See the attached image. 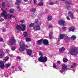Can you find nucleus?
<instances>
[{
    "instance_id": "30",
    "label": "nucleus",
    "mask_w": 78,
    "mask_h": 78,
    "mask_svg": "<svg viewBox=\"0 0 78 78\" xmlns=\"http://www.w3.org/2000/svg\"><path fill=\"white\" fill-rule=\"evenodd\" d=\"M71 39H72V40H75V39H76V37L73 35L71 37Z\"/></svg>"
},
{
    "instance_id": "16",
    "label": "nucleus",
    "mask_w": 78,
    "mask_h": 78,
    "mask_svg": "<svg viewBox=\"0 0 78 78\" xmlns=\"http://www.w3.org/2000/svg\"><path fill=\"white\" fill-rule=\"evenodd\" d=\"M70 40V37H69L68 36L65 35V41L66 42H67V41H69Z\"/></svg>"
},
{
    "instance_id": "18",
    "label": "nucleus",
    "mask_w": 78,
    "mask_h": 78,
    "mask_svg": "<svg viewBox=\"0 0 78 78\" xmlns=\"http://www.w3.org/2000/svg\"><path fill=\"white\" fill-rule=\"evenodd\" d=\"M65 48L64 47H62L61 48L59 49V51L60 53H62L65 50Z\"/></svg>"
},
{
    "instance_id": "13",
    "label": "nucleus",
    "mask_w": 78,
    "mask_h": 78,
    "mask_svg": "<svg viewBox=\"0 0 78 78\" xmlns=\"http://www.w3.org/2000/svg\"><path fill=\"white\" fill-rule=\"evenodd\" d=\"M26 52L28 55L30 56L31 55V53H32V51L30 49H27L26 50Z\"/></svg>"
},
{
    "instance_id": "55",
    "label": "nucleus",
    "mask_w": 78,
    "mask_h": 78,
    "mask_svg": "<svg viewBox=\"0 0 78 78\" xmlns=\"http://www.w3.org/2000/svg\"><path fill=\"white\" fill-rule=\"evenodd\" d=\"M46 13H47L48 12V10L46 9L45 10Z\"/></svg>"
},
{
    "instance_id": "25",
    "label": "nucleus",
    "mask_w": 78,
    "mask_h": 78,
    "mask_svg": "<svg viewBox=\"0 0 78 78\" xmlns=\"http://www.w3.org/2000/svg\"><path fill=\"white\" fill-rule=\"evenodd\" d=\"M9 58L8 56H6L5 57L4 62H6V61H8L9 60Z\"/></svg>"
},
{
    "instance_id": "31",
    "label": "nucleus",
    "mask_w": 78,
    "mask_h": 78,
    "mask_svg": "<svg viewBox=\"0 0 78 78\" xmlns=\"http://www.w3.org/2000/svg\"><path fill=\"white\" fill-rule=\"evenodd\" d=\"M9 16H10V17H9V19H11V17H12V18H15V16H13L12 15H10Z\"/></svg>"
},
{
    "instance_id": "43",
    "label": "nucleus",
    "mask_w": 78,
    "mask_h": 78,
    "mask_svg": "<svg viewBox=\"0 0 78 78\" xmlns=\"http://www.w3.org/2000/svg\"><path fill=\"white\" fill-rule=\"evenodd\" d=\"M25 22V20H20V22L21 23H24Z\"/></svg>"
},
{
    "instance_id": "56",
    "label": "nucleus",
    "mask_w": 78,
    "mask_h": 78,
    "mask_svg": "<svg viewBox=\"0 0 78 78\" xmlns=\"http://www.w3.org/2000/svg\"><path fill=\"white\" fill-rule=\"evenodd\" d=\"M57 63L58 64H61V62H60V61H57Z\"/></svg>"
},
{
    "instance_id": "44",
    "label": "nucleus",
    "mask_w": 78,
    "mask_h": 78,
    "mask_svg": "<svg viewBox=\"0 0 78 78\" xmlns=\"http://www.w3.org/2000/svg\"><path fill=\"white\" fill-rule=\"evenodd\" d=\"M18 68L19 70H20V71H22V67H21L19 66Z\"/></svg>"
},
{
    "instance_id": "35",
    "label": "nucleus",
    "mask_w": 78,
    "mask_h": 78,
    "mask_svg": "<svg viewBox=\"0 0 78 78\" xmlns=\"http://www.w3.org/2000/svg\"><path fill=\"white\" fill-rule=\"evenodd\" d=\"M10 66V64L9 63H8L5 66L7 68H8V67H9Z\"/></svg>"
},
{
    "instance_id": "22",
    "label": "nucleus",
    "mask_w": 78,
    "mask_h": 78,
    "mask_svg": "<svg viewBox=\"0 0 78 78\" xmlns=\"http://www.w3.org/2000/svg\"><path fill=\"white\" fill-rule=\"evenodd\" d=\"M14 10H15L14 9H9V12L10 13H12L14 12Z\"/></svg>"
},
{
    "instance_id": "11",
    "label": "nucleus",
    "mask_w": 78,
    "mask_h": 78,
    "mask_svg": "<svg viewBox=\"0 0 78 78\" xmlns=\"http://www.w3.org/2000/svg\"><path fill=\"white\" fill-rule=\"evenodd\" d=\"M0 67L2 69L5 68V64H4V62L3 61H0Z\"/></svg>"
},
{
    "instance_id": "1",
    "label": "nucleus",
    "mask_w": 78,
    "mask_h": 78,
    "mask_svg": "<svg viewBox=\"0 0 78 78\" xmlns=\"http://www.w3.org/2000/svg\"><path fill=\"white\" fill-rule=\"evenodd\" d=\"M20 48L19 51L20 52L23 51L25 49V48H28L30 47V46L25 44L23 43V41H21L19 43Z\"/></svg>"
},
{
    "instance_id": "46",
    "label": "nucleus",
    "mask_w": 78,
    "mask_h": 78,
    "mask_svg": "<svg viewBox=\"0 0 78 78\" xmlns=\"http://www.w3.org/2000/svg\"><path fill=\"white\" fill-rule=\"evenodd\" d=\"M0 42H3V39L2 38H1L0 39Z\"/></svg>"
},
{
    "instance_id": "28",
    "label": "nucleus",
    "mask_w": 78,
    "mask_h": 78,
    "mask_svg": "<svg viewBox=\"0 0 78 78\" xmlns=\"http://www.w3.org/2000/svg\"><path fill=\"white\" fill-rule=\"evenodd\" d=\"M31 40V38H27L26 39V42H30Z\"/></svg>"
},
{
    "instance_id": "6",
    "label": "nucleus",
    "mask_w": 78,
    "mask_h": 78,
    "mask_svg": "<svg viewBox=\"0 0 78 78\" xmlns=\"http://www.w3.org/2000/svg\"><path fill=\"white\" fill-rule=\"evenodd\" d=\"M2 12L1 14V15L2 17H4V19L6 20L7 19V18L8 17V15L7 14V12L5 10L2 9Z\"/></svg>"
},
{
    "instance_id": "52",
    "label": "nucleus",
    "mask_w": 78,
    "mask_h": 78,
    "mask_svg": "<svg viewBox=\"0 0 78 78\" xmlns=\"http://www.w3.org/2000/svg\"><path fill=\"white\" fill-rule=\"evenodd\" d=\"M6 29H4L3 30H2V32H5L6 31Z\"/></svg>"
},
{
    "instance_id": "57",
    "label": "nucleus",
    "mask_w": 78,
    "mask_h": 78,
    "mask_svg": "<svg viewBox=\"0 0 78 78\" xmlns=\"http://www.w3.org/2000/svg\"><path fill=\"white\" fill-rule=\"evenodd\" d=\"M61 40V39L60 38H59L58 39V40H57V42H59Z\"/></svg>"
},
{
    "instance_id": "9",
    "label": "nucleus",
    "mask_w": 78,
    "mask_h": 78,
    "mask_svg": "<svg viewBox=\"0 0 78 78\" xmlns=\"http://www.w3.org/2000/svg\"><path fill=\"white\" fill-rule=\"evenodd\" d=\"M69 2H66V8L67 9L69 10L70 9V6L69 5H71L72 4V0H69Z\"/></svg>"
},
{
    "instance_id": "36",
    "label": "nucleus",
    "mask_w": 78,
    "mask_h": 78,
    "mask_svg": "<svg viewBox=\"0 0 78 78\" xmlns=\"http://www.w3.org/2000/svg\"><path fill=\"white\" fill-rule=\"evenodd\" d=\"M16 48L15 46H13L12 47L11 49L12 50H13V51L14 50H16Z\"/></svg>"
},
{
    "instance_id": "58",
    "label": "nucleus",
    "mask_w": 78,
    "mask_h": 78,
    "mask_svg": "<svg viewBox=\"0 0 78 78\" xmlns=\"http://www.w3.org/2000/svg\"><path fill=\"white\" fill-rule=\"evenodd\" d=\"M57 44L58 45H59V41H57Z\"/></svg>"
},
{
    "instance_id": "12",
    "label": "nucleus",
    "mask_w": 78,
    "mask_h": 78,
    "mask_svg": "<svg viewBox=\"0 0 78 78\" xmlns=\"http://www.w3.org/2000/svg\"><path fill=\"white\" fill-rule=\"evenodd\" d=\"M43 42L44 45H48V41L47 39H44L43 40Z\"/></svg>"
},
{
    "instance_id": "5",
    "label": "nucleus",
    "mask_w": 78,
    "mask_h": 78,
    "mask_svg": "<svg viewBox=\"0 0 78 78\" xmlns=\"http://www.w3.org/2000/svg\"><path fill=\"white\" fill-rule=\"evenodd\" d=\"M38 61L41 62H46L47 61V57L46 56H41L38 58Z\"/></svg>"
},
{
    "instance_id": "3",
    "label": "nucleus",
    "mask_w": 78,
    "mask_h": 78,
    "mask_svg": "<svg viewBox=\"0 0 78 78\" xmlns=\"http://www.w3.org/2000/svg\"><path fill=\"white\" fill-rule=\"evenodd\" d=\"M69 53L71 55H76L78 54V48L74 47L72 48Z\"/></svg>"
},
{
    "instance_id": "39",
    "label": "nucleus",
    "mask_w": 78,
    "mask_h": 78,
    "mask_svg": "<svg viewBox=\"0 0 78 78\" xmlns=\"http://www.w3.org/2000/svg\"><path fill=\"white\" fill-rule=\"evenodd\" d=\"M0 53H2V55L4 53V52H3V51L2 49H0Z\"/></svg>"
},
{
    "instance_id": "10",
    "label": "nucleus",
    "mask_w": 78,
    "mask_h": 78,
    "mask_svg": "<svg viewBox=\"0 0 78 78\" xmlns=\"http://www.w3.org/2000/svg\"><path fill=\"white\" fill-rule=\"evenodd\" d=\"M15 42H16V40L14 39V38H12L8 42L10 44V45H13V44L15 43Z\"/></svg>"
},
{
    "instance_id": "42",
    "label": "nucleus",
    "mask_w": 78,
    "mask_h": 78,
    "mask_svg": "<svg viewBox=\"0 0 78 78\" xmlns=\"http://www.w3.org/2000/svg\"><path fill=\"white\" fill-rule=\"evenodd\" d=\"M53 4H54V3L53 2H50L49 4V5H53Z\"/></svg>"
},
{
    "instance_id": "2",
    "label": "nucleus",
    "mask_w": 78,
    "mask_h": 78,
    "mask_svg": "<svg viewBox=\"0 0 78 78\" xmlns=\"http://www.w3.org/2000/svg\"><path fill=\"white\" fill-rule=\"evenodd\" d=\"M21 26L18 25L16 27V29L15 30V31L16 33H20V30L21 29L22 31H24L25 30V28L26 27V26L24 24H21ZM22 27H23V28H22Z\"/></svg>"
},
{
    "instance_id": "23",
    "label": "nucleus",
    "mask_w": 78,
    "mask_h": 78,
    "mask_svg": "<svg viewBox=\"0 0 78 78\" xmlns=\"http://www.w3.org/2000/svg\"><path fill=\"white\" fill-rule=\"evenodd\" d=\"M52 32H51L49 33V38L50 39H52Z\"/></svg>"
},
{
    "instance_id": "54",
    "label": "nucleus",
    "mask_w": 78,
    "mask_h": 78,
    "mask_svg": "<svg viewBox=\"0 0 78 78\" xmlns=\"http://www.w3.org/2000/svg\"><path fill=\"white\" fill-rule=\"evenodd\" d=\"M17 59H20L21 58H20V57L18 56L17 58Z\"/></svg>"
},
{
    "instance_id": "4",
    "label": "nucleus",
    "mask_w": 78,
    "mask_h": 78,
    "mask_svg": "<svg viewBox=\"0 0 78 78\" xmlns=\"http://www.w3.org/2000/svg\"><path fill=\"white\" fill-rule=\"evenodd\" d=\"M35 23L37 24L36 26H35L34 27V31L39 30H41L40 28V26L41 25V22H38V20L37 19L35 20Z\"/></svg>"
},
{
    "instance_id": "59",
    "label": "nucleus",
    "mask_w": 78,
    "mask_h": 78,
    "mask_svg": "<svg viewBox=\"0 0 78 78\" xmlns=\"http://www.w3.org/2000/svg\"><path fill=\"white\" fill-rule=\"evenodd\" d=\"M58 3H59V2L56 1L55 2V4H58Z\"/></svg>"
},
{
    "instance_id": "64",
    "label": "nucleus",
    "mask_w": 78,
    "mask_h": 78,
    "mask_svg": "<svg viewBox=\"0 0 78 78\" xmlns=\"http://www.w3.org/2000/svg\"><path fill=\"white\" fill-rule=\"evenodd\" d=\"M76 12H78V9H76Z\"/></svg>"
},
{
    "instance_id": "51",
    "label": "nucleus",
    "mask_w": 78,
    "mask_h": 78,
    "mask_svg": "<svg viewBox=\"0 0 78 78\" xmlns=\"http://www.w3.org/2000/svg\"><path fill=\"white\" fill-rule=\"evenodd\" d=\"M48 27L49 28H52V26H51V25H50L48 26Z\"/></svg>"
},
{
    "instance_id": "15",
    "label": "nucleus",
    "mask_w": 78,
    "mask_h": 78,
    "mask_svg": "<svg viewBox=\"0 0 78 78\" xmlns=\"http://www.w3.org/2000/svg\"><path fill=\"white\" fill-rule=\"evenodd\" d=\"M68 15L71 19H73V13L71 12H68Z\"/></svg>"
},
{
    "instance_id": "17",
    "label": "nucleus",
    "mask_w": 78,
    "mask_h": 78,
    "mask_svg": "<svg viewBox=\"0 0 78 78\" xmlns=\"http://www.w3.org/2000/svg\"><path fill=\"white\" fill-rule=\"evenodd\" d=\"M75 30V28L74 27H71L69 28V30L70 31H74Z\"/></svg>"
},
{
    "instance_id": "40",
    "label": "nucleus",
    "mask_w": 78,
    "mask_h": 78,
    "mask_svg": "<svg viewBox=\"0 0 78 78\" xmlns=\"http://www.w3.org/2000/svg\"><path fill=\"white\" fill-rule=\"evenodd\" d=\"M39 55L40 56H41L44 55V54L42 53V52H39Z\"/></svg>"
},
{
    "instance_id": "53",
    "label": "nucleus",
    "mask_w": 78,
    "mask_h": 78,
    "mask_svg": "<svg viewBox=\"0 0 78 78\" xmlns=\"http://www.w3.org/2000/svg\"><path fill=\"white\" fill-rule=\"evenodd\" d=\"M6 51L7 53H9V50L8 49H6Z\"/></svg>"
},
{
    "instance_id": "19",
    "label": "nucleus",
    "mask_w": 78,
    "mask_h": 78,
    "mask_svg": "<svg viewBox=\"0 0 78 78\" xmlns=\"http://www.w3.org/2000/svg\"><path fill=\"white\" fill-rule=\"evenodd\" d=\"M65 35H66L65 34H60L59 36L60 38L61 39H64V37H65Z\"/></svg>"
},
{
    "instance_id": "33",
    "label": "nucleus",
    "mask_w": 78,
    "mask_h": 78,
    "mask_svg": "<svg viewBox=\"0 0 78 78\" xmlns=\"http://www.w3.org/2000/svg\"><path fill=\"white\" fill-rule=\"evenodd\" d=\"M10 27V25L8 23H6V28H9Z\"/></svg>"
},
{
    "instance_id": "24",
    "label": "nucleus",
    "mask_w": 78,
    "mask_h": 78,
    "mask_svg": "<svg viewBox=\"0 0 78 78\" xmlns=\"http://www.w3.org/2000/svg\"><path fill=\"white\" fill-rule=\"evenodd\" d=\"M23 35L24 36L26 37H28V33H27V32H23Z\"/></svg>"
},
{
    "instance_id": "49",
    "label": "nucleus",
    "mask_w": 78,
    "mask_h": 78,
    "mask_svg": "<svg viewBox=\"0 0 78 78\" xmlns=\"http://www.w3.org/2000/svg\"><path fill=\"white\" fill-rule=\"evenodd\" d=\"M4 6H5V2H3L2 3V7H4Z\"/></svg>"
},
{
    "instance_id": "26",
    "label": "nucleus",
    "mask_w": 78,
    "mask_h": 78,
    "mask_svg": "<svg viewBox=\"0 0 78 78\" xmlns=\"http://www.w3.org/2000/svg\"><path fill=\"white\" fill-rule=\"evenodd\" d=\"M43 2H41L38 3L37 5V6H42V5H43Z\"/></svg>"
},
{
    "instance_id": "63",
    "label": "nucleus",
    "mask_w": 78,
    "mask_h": 78,
    "mask_svg": "<svg viewBox=\"0 0 78 78\" xmlns=\"http://www.w3.org/2000/svg\"><path fill=\"white\" fill-rule=\"evenodd\" d=\"M19 10L20 11H21V9L19 8Z\"/></svg>"
},
{
    "instance_id": "20",
    "label": "nucleus",
    "mask_w": 78,
    "mask_h": 78,
    "mask_svg": "<svg viewBox=\"0 0 78 78\" xmlns=\"http://www.w3.org/2000/svg\"><path fill=\"white\" fill-rule=\"evenodd\" d=\"M16 2H15L16 5H20V0H16Z\"/></svg>"
},
{
    "instance_id": "34",
    "label": "nucleus",
    "mask_w": 78,
    "mask_h": 78,
    "mask_svg": "<svg viewBox=\"0 0 78 78\" xmlns=\"http://www.w3.org/2000/svg\"><path fill=\"white\" fill-rule=\"evenodd\" d=\"M66 28H66V27H62V29L63 30V31H66Z\"/></svg>"
},
{
    "instance_id": "29",
    "label": "nucleus",
    "mask_w": 78,
    "mask_h": 78,
    "mask_svg": "<svg viewBox=\"0 0 78 78\" xmlns=\"http://www.w3.org/2000/svg\"><path fill=\"white\" fill-rule=\"evenodd\" d=\"M68 61V59L66 58H64L63 59V62H67Z\"/></svg>"
},
{
    "instance_id": "14",
    "label": "nucleus",
    "mask_w": 78,
    "mask_h": 78,
    "mask_svg": "<svg viewBox=\"0 0 78 78\" xmlns=\"http://www.w3.org/2000/svg\"><path fill=\"white\" fill-rule=\"evenodd\" d=\"M43 42V39H41L37 41V43L38 45H41L42 44V42Z\"/></svg>"
},
{
    "instance_id": "48",
    "label": "nucleus",
    "mask_w": 78,
    "mask_h": 78,
    "mask_svg": "<svg viewBox=\"0 0 78 78\" xmlns=\"http://www.w3.org/2000/svg\"><path fill=\"white\" fill-rule=\"evenodd\" d=\"M66 19L67 20H70V18H69V17L68 16L66 17Z\"/></svg>"
},
{
    "instance_id": "62",
    "label": "nucleus",
    "mask_w": 78,
    "mask_h": 78,
    "mask_svg": "<svg viewBox=\"0 0 78 78\" xmlns=\"http://www.w3.org/2000/svg\"><path fill=\"white\" fill-rule=\"evenodd\" d=\"M12 69H14V66H12L11 67Z\"/></svg>"
},
{
    "instance_id": "47",
    "label": "nucleus",
    "mask_w": 78,
    "mask_h": 78,
    "mask_svg": "<svg viewBox=\"0 0 78 78\" xmlns=\"http://www.w3.org/2000/svg\"><path fill=\"white\" fill-rule=\"evenodd\" d=\"M32 16L33 17H34V16H36V13H34L33 14H32Z\"/></svg>"
},
{
    "instance_id": "21",
    "label": "nucleus",
    "mask_w": 78,
    "mask_h": 78,
    "mask_svg": "<svg viewBox=\"0 0 78 78\" xmlns=\"http://www.w3.org/2000/svg\"><path fill=\"white\" fill-rule=\"evenodd\" d=\"M52 20V17L51 16H48V21H50Z\"/></svg>"
},
{
    "instance_id": "32",
    "label": "nucleus",
    "mask_w": 78,
    "mask_h": 78,
    "mask_svg": "<svg viewBox=\"0 0 78 78\" xmlns=\"http://www.w3.org/2000/svg\"><path fill=\"white\" fill-rule=\"evenodd\" d=\"M34 23H31L29 25V27H34Z\"/></svg>"
},
{
    "instance_id": "27",
    "label": "nucleus",
    "mask_w": 78,
    "mask_h": 78,
    "mask_svg": "<svg viewBox=\"0 0 78 78\" xmlns=\"http://www.w3.org/2000/svg\"><path fill=\"white\" fill-rule=\"evenodd\" d=\"M76 66V64L75 63H73L72 65L71 68H73L74 67H75Z\"/></svg>"
},
{
    "instance_id": "7",
    "label": "nucleus",
    "mask_w": 78,
    "mask_h": 78,
    "mask_svg": "<svg viewBox=\"0 0 78 78\" xmlns=\"http://www.w3.org/2000/svg\"><path fill=\"white\" fill-rule=\"evenodd\" d=\"M62 69L60 71V72L62 73L63 72L67 71V65L65 64H62Z\"/></svg>"
},
{
    "instance_id": "38",
    "label": "nucleus",
    "mask_w": 78,
    "mask_h": 78,
    "mask_svg": "<svg viewBox=\"0 0 78 78\" xmlns=\"http://www.w3.org/2000/svg\"><path fill=\"white\" fill-rule=\"evenodd\" d=\"M31 11H33L34 12H35L36 11V8H33L31 9Z\"/></svg>"
},
{
    "instance_id": "45",
    "label": "nucleus",
    "mask_w": 78,
    "mask_h": 78,
    "mask_svg": "<svg viewBox=\"0 0 78 78\" xmlns=\"http://www.w3.org/2000/svg\"><path fill=\"white\" fill-rule=\"evenodd\" d=\"M3 54H0V58L1 59H2V58H3Z\"/></svg>"
},
{
    "instance_id": "60",
    "label": "nucleus",
    "mask_w": 78,
    "mask_h": 78,
    "mask_svg": "<svg viewBox=\"0 0 78 78\" xmlns=\"http://www.w3.org/2000/svg\"><path fill=\"white\" fill-rule=\"evenodd\" d=\"M23 1L25 2H28V0H23Z\"/></svg>"
},
{
    "instance_id": "61",
    "label": "nucleus",
    "mask_w": 78,
    "mask_h": 78,
    "mask_svg": "<svg viewBox=\"0 0 78 78\" xmlns=\"http://www.w3.org/2000/svg\"><path fill=\"white\" fill-rule=\"evenodd\" d=\"M19 7H20V6H19V5H18V6L17 7V9H19Z\"/></svg>"
},
{
    "instance_id": "8",
    "label": "nucleus",
    "mask_w": 78,
    "mask_h": 78,
    "mask_svg": "<svg viewBox=\"0 0 78 78\" xmlns=\"http://www.w3.org/2000/svg\"><path fill=\"white\" fill-rule=\"evenodd\" d=\"M58 25L61 26H64L66 24V22L63 19H61L59 20L58 22Z\"/></svg>"
},
{
    "instance_id": "41",
    "label": "nucleus",
    "mask_w": 78,
    "mask_h": 78,
    "mask_svg": "<svg viewBox=\"0 0 78 78\" xmlns=\"http://www.w3.org/2000/svg\"><path fill=\"white\" fill-rule=\"evenodd\" d=\"M34 5H36V3H37V1H36V0H34Z\"/></svg>"
},
{
    "instance_id": "37",
    "label": "nucleus",
    "mask_w": 78,
    "mask_h": 78,
    "mask_svg": "<svg viewBox=\"0 0 78 78\" xmlns=\"http://www.w3.org/2000/svg\"><path fill=\"white\" fill-rule=\"evenodd\" d=\"M53 67L54 69H56V64H55V63H54L53 64Z\"/></svg>"
},
{
    "instance_id": "50",
    "label": "nucleus",
    "mask_w": 78,
    "mask_h": 78,
    "mask_svg": "<svg viewBox=\"0 0 78 78\" xmlns=\"http://www.w3.org/2000/svg\"><path fill=\"white\" fill-rule=\"evenodd\" d=\"M4 21V19H3V18H1L0 20V22H2V21Z\"/></svg>"
}]
</instances>
